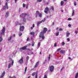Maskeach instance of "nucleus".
<instances>
[{
	"label": "nucleus",
	"mask_w": 78,
	"mask_h": 78,
	"mask_svg": "<svg viewBox=\"0 0 78 78\" xmlns=\"http://www.w3.org/2000/svg\"><path fill=\"white\" fill-rule=\"evenodd\" d=\"M27 50H29V51H31V50H30L29 49H28Z\"/></svg>",
	"instance_id": "61"
},
{
	"label": "nucleus",
	"mask_w": 78,
	"mask_h": 78,
	"mask_svg": "<svg viewBox=\"0 0 78 78\" xmlns=\"http://www.w3.org/2000/svg\"><path fill=\"white\" fill-rule=\"evenodd\" d=\"M39 17H42V14H41V13H40L39 14Z\"/></svg>",
	"instance_id": "42"
},
{
	"label": "nucleus",
	"mask_w": 78,
	"mask_h": 78,
	"mask_svg": "<svg viewBox=\"0 0 78 78\" xmlns=\"http://www.w3.org/2000/svg\"><path fill=\"white\" fill-rule=\"evenodd\" d=\"M29 58H30V57H29V56H27L26 57V61H28V60H29Z\"/></svg>",
	"instance_id": "18"
},
{
	"label": "nucleus",
	"mask_w": 78,
	"mask_h": 78,
	"mask_svg": "<svg viewBox=\"0 0 78 78\" xmlns=\"http://www.w3.org/2000/svg\"><path fill=\"white\" fill-rule=\"evenodd\" d=\"M34 26H35L34 24H33L32 27H31L30 28L31 30H33V28L34 27Z\"/></svg>",
	"instance_id": "20"
},
{
	"label": "nucleus",
	"mask_w": 78,
	"mask_h": 78,
	"mask_svg": "<svg viewBox=\"0 0 78 78\" xmlns=\"http://www.w3.org/2000/svg\"><path fill=\"white\" fill-rule=\"evenodd\" d=\"M37 2H41L42 0H37Z\"/></svg>",
	"instance_id": "34"
},
{
	"label": "nucleus",
	"mask_w": 78,
	"mask_h": 78,
	"mask_svg": "<svg viewBox=\"0 0 78 78\" xmlns=\"http://www.w3.org/2000/svg\"><path fill=\"white\" fill-rule=\"evenodd\" d=\"M78 33V31H75V33L76 34H77Z\"/></svg>",
	"instance_id": "44"
},
{
	"label": "nucleus",
	"mask_w": 78,
	"mask_h": 78,
	"mask_svg": "<svg viewBox=\"0 0 78 78\" xmlns=\"http://www.w3.org/2000/svg\"><path fill=\"white\" fill-rule=\"evenodd\" d=\"M58 31H62V29L61 28H60L59 29V30H58Z\"/></svg>",
	"instance_id": "46"
},
{
	"label": "nucleus",
	"mask_w": 78,
	"mask_h": 78,
	"mask_svg": "<svg viewBox=\"0 0 78 78\" xmlns=\"http://www.w3.org/2000/svg\"><path fill=\"white\" fill-rule=\"evenodd\" d=\"M54 47H56V43L54 44Z\"/></svg>",
	"instance_id": "50"
},
{
	"label": "nucleus",
	"mask_w": 78,
	"mask_h": 78,
	"mask_svg": "<svg viewBox=\"0 0 78 78\" xmlns=\"http://www.w3.org/2000/svg\"><path fill=\"white\" fill-rule=\"evenodd\" d=\"M35 78H37V73H36V75H35Z\"/></svg>",
	"instance_id": "36"
},
{
	"label": "nucleus",
	"mask_w": 78,
	"mask_h": 78,
	"mask_svg": "<svg viewBox=\"0 0 78 78\" xmlns=\"http://www.w3.org/2000/svg\"><path fill=\"white\" fill-rule=\"evenodd\" d=\"M17 0H15V3H16L17 2Z\"/></svg>",
	"instance_id": "56"
},
{
	"label": "nucleus",
	"mask_w": 78,
	"mask_h": 78,
	"mask_svg": "<svg viewBox=\"0 0 78 78\" xmlns=\"http://www.w3.org/2000/svg\"><path fill=\"white\" fill-rule=\"evenodd\" d=\"M67 40L68 42H69V41H70V39H67Z\"/></svg>",
	"instance_id": "58"
},
{
	"label": "nucleus",
	"mask_w": 78,
	"mask_h": 78,
	"mask_svg": "<svg viewBox=\"0 0 78 78\" xmlns=\"http://www.w3.org/2000/svg\"><path fill=\"white\" fill-rule=\"evenodd\" d=\"M16 53H17V52H16V51H14V53H12V55H16Z\"/></svg>",
	"instance_id": "27"
},
{
	"label": "nucleus",
	"mask_w": 78,
	"mask_h": 78,
	"mask_svg": "<svg viewBox=\"0 0 78 78\" xmlns=\"http://www.w3.org/2000/svg\"><path fill=\"white\" fill-rule=\"evenodd\" d=\"M45 21V19H44V20L40 21L38 22L37 23V26L38 27L40 23H42V22H44Z\"/></svg>",
	"instance_id": "5"
},
{
	"label": "nucleus",
	"mask_w": 78,
	"mask_h": 78,
	"mask_svg": "<svg viewBox=\"0 0 78 78\" xmlns=\"http://www.w3.org/2000/svg\"><path fill=\"white\" fill-rule=\"evenodd\" d=\"M61 12H64V11L61 10Z\"/></svg>",
	"instance_id": "64"
},
{
	"label": "nucleus",
	"mask_w": 78,
	"mask_h": 78,
	"mask_svg": "<svg viewBox=\"0 0 78 78\" xmlns=\"http://www.w3.org/2000/svg\"><path fill=\"white\" fill-rule=\"evenodd\" d=\"M27 67H26L25 68V72L24 73V74H25V73H26V72H27Z\"/></svg>",
	"instance_id": "29"
},
{
	"label": "nucleus",
	"mask_w": 78,
	"mask_h": 78,
	"mask_svg": "<svg viewBox=\"0 0 78 78\" xmlns=\"http://www.w3.org/2000/svg\"><path fill=\"white\" fill-rule=\"evenodd\" d=\"M35 75H36V73L35 72H34L32 74V76H34Z\"/></svg>",
	"instance_id": "19"
},
{
	"label": "nucleus",
	"mask_w": 78,
	"mask_h": 78,
	"mask_svg": "<svg viewBox=\"0 0 78 78\" xmlns=\"http://www.w3.org/2000/svg\"><path fill=\"white\" fill-rule=\"evenodd\" d=\"M23 22H26V19L25 18H23Z\"/></svg>",
	"instance_id": "32"
},
{
	"label": "nucleus",
	"mask_w": 78,
	"mask_h": 78,
	"mask_svg": "<svg viewBox=\"0 0 78 78\" xmlns=\"http://www.w3.org/2000/svg\"><path fill=\"white\" fill-rule=\"evenodd\" d=\"M47 31V28L46 27L44 28L43 31L41 32V33L40 34V37H41V38H42L43 39H44L45 38V37H44V33H45Z\"/></svg>",
	"instance_id": "1"
},
{
	"label": "nucleus",
	"mask_w": 78,
	"mask_h": 78,
	"mask_svg": "<svg viewBox=\"0 0 78 78\" xmlns=\"http://www.w3.org/2000/svg\"><path fill=\"white\" fill-rule=\"evenodd\" d=\"M34 43H35L34 41H32V47H33V46L34 45Z\"/></svg>",
	"instance_id": "26"
},
{
	"label": "nucleus",
	"mask_w": 78,
	"mask_h": 78,
	"mask_svg": "<svg viewBox=\"0 0 78 78\" xmlns=\"http://www.w3.org/2000/svg\"><path fill=\"white\" fill-rule=\"evenodd\" d=\"M9 16V12H7L6 13V15H5V17H8Z\"/></svg>",
	"instance_id": "13"
},
{
	"label": "nucleus",
	"mask_w": 78,
	"mask_h": 78,
	"mask_svg": "<svg viewBox=\"0 0 78 78\" xmlns=\"http://www.w3.org/2000/svg\"><path fill=\"white\" fill-rule=\"evenodd\" d=\"M12 37L11 36H10L9 38L8 39H11L12 38Z\"/></svg>",
	"instance_id": "45"
},
{
	"label": "nucleus",
	"mask_w": 78,
	"mask_h": 78,
	"mask_svg": "<svg viewBox=\"0 0 78 78\" xmlns=\"http://www.w3.org/2000/svg\"><path fill=\"white\" fill-rule=\"evenodd\" d=\"M48 11V7H46L45 8V10H44V12L45 13H47V12Z\"/></svg>",
	"instance_id": "11"
},
{
	"label": "nucleus",
	"mask_w": 78,
	"mask_h": 78,
	"mask_svg": "<svg viewBox=\"0 0 78 78\" xmlns=\"http://www.w3.org/2000/svg\"><path fill=\"white\" fill-rule=\"evenodd\" d=\"M66 34H67L66 36H67V37L69 36V35H70V33L67 32Z\"/></svg>",
	"instance_id": "28"
},
{
	"label": "nucleus",
	"mask_w": 78,
	"mask_h": 78,
	"mask_svg": "<svg viewBox=\"0 0 78 78\" xmlns=\"http://www.w3.org/2000/svg\"><path fill=\"white\" fill-rule=\"evenodd\" d=\"M6 30V29L5 28V27H3V29H2V32L1 33V34L0 35V39H3V38H2V35H4L5 34V30Z\"/></svg>",
	"instance_id": "2"
},
{
	"label": "nucleus",
	"mask_w": 78,
	"mask_h": 78,
	"mask_svg": "<svg viewBox=\"0 0 78 78\" xmlns=\"http://www.w3.org/2000/svg\"><path fill=\"white\" fill-rule=\"evenodd\" d=\"M78 77V72L76 73L75 78H77Z\"/></svg>",
	"instance_id": "21"
},
{
	"label": "nucleus",
	"mask_w": 78,
	"mask_h": 78,
	"mask_svg": "<svg viewBox=\"0 0 78 78\" xmlns=\"http://www.w3.org/2000/svg\"><path fill=\"white\" fill-rule=\"evenodd\" d=\"M51 9H52V10H54V8H53V6H51Z\"/></svg>",
	"instance_id": "43"
},
{
	"label": "nucleus",
	"mask_w": 78,
	"mask_h": 78,
	"mask_svg": "<svg viewBox=\"0 0 78 78\" xmlns=\"http://www.w3.org/2000/svg\"><path fill=\"white\" fill-rule=\"evenodd\" d=\"M50 54L49 55V57L48 58V60L50 61Z\"/></svg>",
	"instance_id": "35"
},
{
	"label": "nucleus",
	"mask_w": 78,
	"mask_h": 78,
	"mask_svg": "<svg viewBox=\"0 0 78 78\" xmlns=\"http://www.w3.org/2000/svg\"><path fill=\"white\" fill-rule=\"evenodd\" d=\"M64 2H63V1H61V6H62L64 4Z\"/></svg>",
	"instance_id": "23"
},
{
	"label": "nucleus",
	"mask_w": 78,
	"mask_h": 78,
	"mask_svg": "<svg viewBox=\"0 0 78 78\" xmlns=\"http://www.w3.org/2000/svg\"><path fill=\"white\" fill-rule=\"evenodd\" d=\"M42 42V40H40V42Z\"/></svg>",
	"instance_id": "62"
},
{
	"label": "nucleus",
	"mask_w": 78,
	"mask_h": 78,
	"mask_svg": "<svg viewBox=\"0 0 78 78\" xmlns=\"http://www.w3.org/2000/svg\"><path fill=\"white\" fill-rule=\"evenodd\" d=\"M38 64H39V62H37L36 64V65H35L34 67L36 68V67H37V66H38Z\"/></svg>",
	"instance_id": "17"
},
{
	"label": "nucleus",
	"mask_w": 78,
	"mask_h": 78,
	"mask_svg": "<svg viewBox=\"0 0 78 78\" xmlns=\"http://www.w3.org/2000/svg\"><path fill=\"white\" fill-rule=\"evenodd\" d=\"M75 14V11L74 10H73V12L72 13V16H73Z\"/></svg>",
	"instance_id": "22"
},
{
	"label": "nucleus",
	"mask_w": 78,
	"mask_h": 78,
	"mask_svg": "<svg viewBox=\"0 0 78 78\" xmlns=\"http://www.w3.org/2000/svg\"><path fill=\"white\" fill-rule=\"evenodd\" d=\"M15 24L16 25H21V23H19V22H18V21H17L15 23Z\"/></svg>",
	"instance_id": "16"
},
{
	"label": "nucleus",
	"mask_w": 78,
	"mask_h": 78,
	"mask_svg": "<svg viewBox=\"0 0 78 78\" xmlns=\"http://www.w3.org/2000/svg\"><path fill=\"white\" fill-rule=\"evenodd\" d=\"M3 9L4 10H5V9H8V3L6 2L5 3V5L3 7Z\"/></svg>",
	"instance_id": "6"
},
{
	"label": "nucleus",
	"mask_w": 78,
	"mask_h": 78,
	"mask_svg": "<svg viewBox=\"0 0 78 78\" xmlns=\"http://www.w3.org/2000/svg\"><path fill=\"white\" fill-rule=\"evenodd\" d=\"M56 36H59V32H58L57 33H56Z\"/></svg>",
	"instance_id": "38"
},
{
	"label": "nucleus",
	"mask_w": 78,
	"mask_h": 78,
	"mask_svg": "<svg viewBox=\"0 0 78 78\" xmlns=\"http://www.w3.org/2000/svg\"><path fill=\"white\" fill-rule=\"evenodd\" d=\"M30 45H31V44H30V43H29V44H27V46H30Z\"/></svg>",
	"instance_id": "48"
},
{
	"label": "nucleus",
	"mask_w": 78,
	"mask_h": 78,
	"mask_svg": "<svg viewBox=\"0 0 78 78\" xmlns=\"http://www.w3.org/2000/svg\"><path fill=\"white\" fill-rule=\"evenodd\" d=\"M19 12H21V9L20 8H19Z\"/></svg>",
	"instance_id": "39"
},
{
	"label": "nucleus",
	"mask_w": 78,
	"mask_h": 78,
	"mask_svg": "<svg viewBox=\"0 0 78 78\" xmlns=\"http://www.w3.org/2000/svg\"><path fill=\"white\" fill-rule=\"evenodd\" d=\"M15 36L16 35L15 34H13V36L14 37H15Z\"/></svg>",
	"instance_id": "57"
},
{
	"label": "nucleus",
	"mask_w": 78,
	"mask_h": 78,
	"mask_svg": "<svg viewBox=\"0 0 78 78\" xmlns=\"http://www.w3.org/2000/svg\"><path fill=\"white\" fill-rule=\"evenodd\" d=\"M27 47V46H25L21 48H20V50H26V48Z\"/></svg>",
	"instance_id": "10"
},
{
	"label": "nucleus",
	"mask_w": 78,
	"mask_h": 78,
	"mask_svg": "<svg viewBox=\"0 0 78 78\" xmlns=\"http://www.w3.org/2000/svg\"><path fill=\"white\" fill-rule=\"evenodd\" d=\"M40 45H41V42H39L38 44V48L40 47Z\"/></svg>",
	"instance_id": "31"
},
{
	"label": "nucleus",
	"mask_w": 78,
	"mask_h": 78,
	"mask_svg": "<svg viewBox=\"0 0 78 78\" xmlns=\"http://www.w3.org/2000/svg\"><path fill=\"white\" fill-rule=\"evenodd\" d=\"M31 55H33V54H34V53H33V52H31Z\"/></svg>",
	"instance_id": "59"
},
{
	"label": "nucleus",
	"mask_w": 78,
	"mask_h": 78,
	"mask_svg": "<svg viewBox=\"0 0 78 78\" xmlns=\"http://www.w3.org/2000/svg\"><path fill=\"white\" fill-rule=\"evenodd\" d=\"M60 52L61 53H62V54H64V51L62 50L60 51Z\"/></svg>",
	"instance_id": "24"
},
{
	"label": "nucleus",
	"mask_w": 78,
	"mask_h": 78,
	"mask_svg": "<svg viewBox=\"0 0 78 78\" xmlns=\"http://www.w3.org/2000/svg\"><path fill=\"white\" fill-rule=\"evenodd\" d=\"M2 39H0V42H2Z\"/></svg>",
	"instance_id": "60"
},
{
	"label": "nucleus",
	"mask_w": 78,
	"mask_h": 78,
	"mask_svg": "<svg viewBox=\"0 0 78 78\" xmlns=\"http://www.w3.org/2000/svg\"><path fill=\"white\" fill-rule=\"evenodd\" d=\"M28 55H31V52L29 53L28 54Z\"/></svg>",
	"instance_id": "49"
},
{
	"label": "nucleus",
	"mask_w": 78,
	"mask_h": 78,
	"mask_svg": "<svg viewBox=\"0 0 78 78\" xmlns=\"http://www.w3.org/2000/svg\"><path fill=\"white\" fill-rule=\"evenodd\" d=\"M23 8H25V4L24 3L23 4Z\"/></svg>",
	"instance_id": "37"
},
{
	"label": "nucleus",
	"mask_w": 78,
	"mask_h": 78,
	"mask_svg": "<svg viewBox=\"0 0 78 78\" xmlns=\"http://www.w3.org/2000/svg\"><path fill=\"white\" fill-rule=\"evenodd\" d=\"M53 70H54V66H52L50 67V72H52L53 71Z\"/></svg>",
	"instance_id": "7"
},
{
	"label": "nucleus",
	"mask_w": 78,
	"mask_h": 78,
	"mask_svg": "<svg viewBox=\"0 0 78 78\" xmlns=\"http://www.w3.org/2000/svg\"><path fill=\"white\" fill-rule=\"evenodd\" d=\"M19 62L20 64H23V57H21V59L19 61Z\"/></svg>",
	"instance_id": "4"
},
{
	"label": "nucleus",
	"mask_w": 78,
	"mask_h": 78,
	"mask_svg": "<svg viewBox=\"0 0 78 78\" xmlns=\"http://www.w3.org/2000/svg\"><path fill=\"white\" fill-rule=\"evenodd\" d=\"M31 35H34V32H31L30 33Z\"/></svg>",
	"instance_id": "25"
},
{
	"label": "nucleus",
	"mask_w": 78,
	"mask_h": 78,
	"mask_svg": "<svg viewBox=\"0 0 78 78\" xmlns=\"http://www.w3.org/2000/svg\"><path fill=\"white\" fill-rule=\"evenodd\" d=\"M9 61L10 62H11V63H9V64L8 66V69H10V68H11V66H13V64H14V60L11 58H9Z\"/></svg>",
	"instance_id": "3"
},
{
	"label": "nucleus",
	"mask_w": 78,
	"mask_h": 78,
	"mask_svg": "<svg viewBox=\"0 0 78 78\" xmlns=\"http://www.w3.org/2000/svg\"><path fill=\"white\" fill-rule=\"evenodd\" d=\"M43 78H47V76L46 75H44Z\"/></svg>",
	"instance_id": "33"
},
{
	"label": "nucleus",
	"mask_w": 78,
	"mask_h": 78,
	"mask_svg": "<svg viewBox=\"0 0 78 78\" xmlns=\"http://www.w3.org/2000/svg\"><path fill=\"white\" fill-rule=\"evenodd\" d=\"M68 58L69 59H71V60H72V58L70 57H69Z\"/></svg>",
	"instance_id": "53"
},
{
	"label": "nucleus",
	"mask_w": 78,
	"mask_h": 78,
	"mask_svg": "<svg viewBox=\"0 0 78 78\" xmlns=\"http://www.w3.org/2000/svg\"><path fill=\"white\" fill-rule=\"evenodd\" d=\"M68 20H72V18H68Z\"/></svg>",
	"instance_id": "41"
},
{
	"label": "nucleus",
	"mask_w": 78,
	"mask_h": 78,
	"mask_svg": "<svg viewBox=\"0 0 78 78\" xmlns=\"http://www.w3.org/2000/svg\"><path fill=\"white\" fill-rule=\"evenodd\" d=\"M64 69V67H63L61 69V71L62 70H63V69Z\"/></svg>",
	"instance_id": "55"
},
{
	"label": "nucleus",
	"mask_w": 78,
	"mask_h": 78,
	"mask_svg": "<svg viewBox=\"0 0 78 78\" xmlns=\"http://www.w3.org/2000/svg\"><path fill=\"white\" fill-rule=\"evenodd\" d=\"M28 5L26 6V9H28Z\"/></svg>",
	"instance_id": "51"
},
{
	"label": "nucleus",
	"mask_w": 78,
	"mask_h": 78,
	"mask_svg": "<svg viewBox=\"0 0 78 78\" xmlns=\"http://www.w3.org/2000/svg\"><path fill=\"white\" fill-rule=\"evenodd\" d=\"M11 41V39H9L8 40V41Z\"/></svg>",
	"instance_id": "63"
},
{
	"label": "nucleus",
	"mask_w": 78,
	"mask_h": 78,
	"mask_svg": "<svg viewBox=\"0 0 78 78\" xmlns=\"http://www.w3.org/2000/svg\"><path fill=\"white\" fill-rule=\"evenodd\" d=\"M40 13H39V11H37L36 12V17H37V15H39Z\"/></svg>",
	"instance_id": "14"
},
{
	"label": "nucleus",
	"mask_w": 78,
	"mask_h": 78,
	"mask_svg": "<svg viewBox=\"0 0 78 78\" xmlns=\"http://www.w3.org/2000/svg\"><path fill=\"white\" fill-rule=\"evenodd\" d=\"M61 50V48H59L57 50V51H59V50Z\"/></svg>",
	"instance_id": "40"
},
{
	"label": "nucleus",
	"mask_w": 78,
	"mask_h": 78,
	"mask_svg": "<svg viewBox=\"0 0 78 78\" xmlns=\"http://www.w3.org/2000/svg\"><path fill=\"white\" fill-rule=\"evenodd\" d=\"M64 45H65V43L64 41H63L62 44V45L63 46Z\"/></svg>",
	"instance_id": "30"
},
{
	"label": "nucleus",
	"mask_w": 78,
	"mask_h": 78,
	"mask_svg": "<svg viewBox=\"0 0 78 78\" xmlns=\"http://www.w3.org/2000/svg\"><path fill=\"white\" fill-rule=\"evenodd\" d=\"M5 75V72L3 71V73H2L1 75L0 76V78H3Z\"/></svg>",
	"instance_id": "8"
},
{
	"label": "nucleus",
	"mask_w": 78,
	"mask_h": 78,
	"mask_svg": "<svg viewBox=\"0 0 78 78\" xmlns=\"http://www.w3.org/2000/svg\"><path fill=\"white\" fill-rule=\"evenodd\" d=\"M74 5L75 6H76V2H74Z\"/></svg>",
	"instance_id": "52"
},
{
	"label": "nucleus",
	"mask_w": 78,
	"mask_h": 78,
	"mask_svg": "<svg viewBox=\"0 0 78 78\" xmlns=\"http://www.w3.org/2000/svg\"><path fill=\"white\" fill-rule=\"evenodd\" d=\"M68 26L69 27H71V24H69Z\"/></svg>",
	"instance_id": "47"
},
{
	"label": "nucleus",
	"mask_w": 78,
	"mask_h": 78,
	"mask_svg": "<svg viewBox=\"0 0 78 78\" xmlns=\"http://www.w3.org/2000/svg\"><path fill=\"white\" fill-rule=\"evenodd\" d=\"M19 36H21L22 35V33H21V31H20L18 34Z\"/></svg>",
	"instance_id": "15"
},
{
	"label": "nucleus",
	"mask_w": 78,
	"mask_h": 78,
	"mask_svg": "<svg viewBox=\"0 0 78 78\" xmlns=\"http://www.w3.org/2000/svg\"><path fill=\"white\" fill-rule=\"evenodd\" d=\"M20 16L21 17H25V16H26V14L25 13H23L21 14Z\"/></svg>",
	"instance_id": "12"
},
{
	"label": "nucleus",
	"mask_w": 78,
	"mask_h": 78,
	"mask_svg": "<svg viewBox=\"0 0 78 78\" xmlns=\"http://www.w3.org/2000/svg\"><path fill=\"white\" fill-rule=\"evenodd\" d=\"M30 41V39H27V41Z\"/></svg>",
	"instance_id": "54"
},
{
	"label": "nucleus",
	"mask_w": 78,
	"mask_h": 78,
	"mask_svg": "<svg viewBox=\"0 0 78 78\" xmlns=\"http://www.w3.org/2000/svg\"><path fill=\"white\" fill-rule=\"evenodd\" d=\"M24 29V26H20V31H23V30Z\"/></svg>",
	"instance_id": "9"
}]
</instances>
